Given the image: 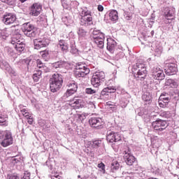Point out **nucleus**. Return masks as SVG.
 <instances>
[{
    "label": "nucleus",
    "mask_w": 179,
    "mask_h": 179,
    "mask_svg": "<svg viewBox=\"0 0 179 179\" xmlns=\"http://www.w3.org/2000/svg\"><path fill=\"white\" fill-rule=\"evenodd\" d=\"M17 17H16V15L12 13H6L3 15L2 22L6 26H10V24H13L15 22H16Z\"/></svg>",
    "instance_id": "f8f14e48"
},
{
    "label": "nucleus",
    "mask_w": 179,
    "mask_h": 179,
    "mask_svg": "<svg viewBox=\"0 0 179 179\" xmlns=\"http://www.w3.org/2000/svg\"><path fill=\"white\" fill-rule=\"evenodd\" d=\"M96 90H93L92 88H86L85 93L87 94H94L96 93Z\"/></svg>",
    "instance_id": "a18cd8bd"
},
{
    "label": "nucleus",
    "mask_w": 179,
    "mask_h": 179,
    "mask_svg": "<svg viewBox=\"0 0 179 179\" xmlns=\"http://www.w3.org/2000/svg\"><path fill=\"white\" fill-rule=\"evenodd\" d=\"M24 179H30V173L26 172L24 176Z\"/></svg>",
    "instance_id": "13d9d810"
},
{
    "label": "nucleus",
    "mask_w": 179,
    "mask_h": 179,
    "mask_svg": "<svg viewBox=\"0 0 179 179\" xmlns=\"http://www.w3.org/2000/svg\"><path fill=\"white\" fill-rule=\"evenodd\" d=\"M152 127L155 131H164L167 128V122L163 120H157L152 124Z\"/></svg>",
    "instance_id": "f3484780"
},
{
    "label": "nucleus",
    "mask_w": 179,
    "mask_h": 179,
    "mask_svg": "<svg viewBox=\"0 0 179 179\" xmlns=\"http://www.w3.org/2000/svg\"><path fill=\"white\" fill-rule=\"evenodd\" d=\"M134 172H129V171H123L122 174L131 175L134 174L135 177H138L139 179H144L145 178V171L141 166H136L133 169ZM129 176H127V178H129Z\"/></svg>",
    "instance_id": "9b49d317"
},
{
    "label": "nucleus",
    "mask_w": 179,
    "mask_h": 179,
    "mask_svg": "<svg viewBox=\"0 0 179 179\" xmlns=\"http://www.w3.org/2000/svg\"><path fill=\"white\" fill-rule=\"evenodd\" d=\"M101 145V141H94L92 143V146L94 149H97V148H100Z\"/></svg>",
    "instance_id": "58836bf2"
},
{
    "label": "nucleus",
    "mask_w": 179,
    "mask_h": 179,
    "mask_svg": "<svg viewBox=\"0 0 179 179\" xmlns=\"http://www.w3.org/2000/svg\"><path fill=\"white\" fill-rule=\"evenodd\" d=\"M11 27H14L11 33V34H13L11 44L14 45V48L16 49L18 52H22V51L24 50L26 47L24 38H23V36L20 34V29L17 28V25L11 26Z\"/></svg>",
    "instance_id": "f257e3e1"
},
{
    "label": "nucleus",
    "mask_w": 179,
    "mask_h": 179,
    "mask_svg": "<svg viewBox=\"0 0 179 179\" xmlns=\"http://www.w3.org/2000/svg\"><path fill=\"white\" fill-rule=\"evenodd\" d=\"M98 10L99 12H103V10H104V7H103V6H101V5H99L98 6Z\"/></svg>",
    "instance_id": "052dcab7"
},
{
    "label": "nucleus",
    "mask_w": 179,
    "mask_h": 179,
    "mask_svg": "<svg viewBox=\"0 0 179 179\" xmlns=\"http://www.w3.org/2000/svg\"><path fill=\"white\" fill-rule=\"evenodd\" d=\"M19 175L17 173H13L11 175H8L7 179H20Z\"/></svg>",
    "instance_id": "c03bdc74"
},
{
    "label": "nucleus",
    "mask_w": 179,
    "mask_h": 179,
    "mask_svg": "<svg viewBox=\"0 0 179 179\" xmlns=\"http://www.w3.org/2000/svg\"><path fill=\"white\" fill-rule=\"evenodd\" d=\"M41 75H43L41 71H40V70H36V73L33 75L34 82H38V80L41 79Z\"/></svg>",
    "instance_id": "f704fd0d"
},
{
    "label": "nucleus",
    "mask_w": 179,
    "mask_h": 179,
    "mask_svg": "<svg viewBox=\"0 0 179 179\" xmlns=\"http://www.w3.org/2000/svg\"><path fill=\"white\" fill-rule=\"evenodd\" d=\"M124 57V52H120L116 55V59H121Z\"/></svg>",
    "instance_id": "603ef678"
},
{
    "label": "nucleus",
    "mask_w": 179,
    "mask_h": 179,
    "mask_svg": "<svg viewBox=\"0 0 179 179\" xmlns=\"http://www.w3.org/2000/svg\"><path fill=\"white\" fill-rule=\"evenodd\" d=\"M79 13L80 16H81L80 19V24L81 26L87 27L93 24V17L92 16V12L88 10L87 8H82L79 11Z\"/></svg>",
    "instance_id": "f03ea898"
},
{
    "label": "nucleus",
    "mask_w": 179,
    "mask_h": 179,
    "mask_svg": "<svg viewBox=\"0 0 179 179\" xmlns=\"http://www.w3.org/2000/svg\"><path fill=\"white\" fill-rule=\"evenodd\" d=\"M53 68H55V69H58V68H66L68 66L67 62L65 61H58L52 64Z\"/></svg>",
    "instance_id": "bb28decb"
},
{
    "label": "nucleus",
    "mask_w": 179,
    "mask_h": 179,
    "mask_svg": "<svg viewBox=\"0 0 179 179\" xmlns=\"http://www.w3.org/2000/svg\"><path fill=\"white\" fill-rule=\"evenodd\" d=\"M77 34L78 36V40H84V38L87 37L89 33L87 30L85 29L83 27H79L77 30Z\"/></svg>",
    "instance_id": "393cba45"
},
{
    "label": "nucleus",
    "mask_w": 179,
    "mask_h": 179,
    "mask_svg": "<svg viewBox=\"0 0 179 179\" xmlns=\"http://www.w3.org/2000/svg\"><path fill=\"white\" fill-rule=\"evenodd\" d=\"M159 100L162 101L164 104H167L170 100H171V97L169 96L168 93L163 92L159 97Z\"/></svg>",
    "instance_id": "cd10ccee"
},
{
    "label": "nucleus",
    "mask_w": 179,
    "mask_h": 179,
    "mask_svg": "<svg viewBox=\"0 0 179 179\" xmlns=\"http://www.w3.org/2000/svg\"><path fill=\"white\" fill-rule=\"evenodd\" d=\"M24 62L27 64V68H29V66H30V62H31V60L29 59H24Z\"/></svg>",
    "instance_id": "6e6d98bb"
},
{
    "label": "nucleus",
    "mask_w": 179,
    "mask_h": 179,
    "mask_svg": "<svg viewBox=\"0 0 179 179\" xmlns=\"http://www.w3.org/2000/svg\"><path fill=\"white\" fill-rule=\"evenodd\" d=\"M69 106L74 110H79V108L85 107V102L79 96H74L73 99L69 101Z\"/></svg>",
    "instance_id": "4468645a"
},
{
    "label": "nucleus",
    "mask_w": 179,
    "mask_h": 179,
    "mask_svg": "<svg viewBox=\"0 0 179 179\" xmlns=\"http://www.w3.org/2000/svg\"><path fill=\"white\" fill-rule=\"evenodd\" d=\"M165 85L166 86H170L171 87H177L178 86V84L176 80L173 79H168L165 82Z\"/></svg>",
    "instance_id": "2f4dec72"
},
{
    "label": "nucleus",
    "mask_w": 179,
    "mask_h": 179,
    "mask_svg": "<svg viewBox=\"0 0 179 179\" xmlns=\"http://www.w3.org/2000/svg\"><path fill=\"white\" fill-rule=\"evenodd\" d=\"M157 52H162V48H159L155 50Z\"/></svg>",
    "instance_id": "69168bd1"
},
{
    "label": "nucleus",
    "mask_w": 179,
    "mask_h": 179,
    "mask_svg": "<svg viewBox=\"0 0 179 179\" xmlns=\"http://www.w3.org/2000/svg\"><path fill=\"white\" fill-rule=\"evenodd\" d=\"M106 79V74L103 71H96L95 72L91 79V83L94 87H99L104 82Z\"/></svg>",
    "instance_id": "6e6552de"
},
{
    "label": "nucleus",
    "mask_w": 179,
    "mask_h": 179,
    "mask_svg": "<svg viewBox=\"0 0 179 179\" xmlns=\"http://www.w3.org/2000/svg\"><path fill=\"white\" fill-rule=\"evenodd\" d=\"M78 117L80 121H84V120H86V113L78 114Z\"/></svg>",
    "instance_id": "3c124183"
},
{
    "label": "nucleus",
    "mask_w": 179,
    "mask_h": 179,
    "mask_svg": "<svg viewBox=\"0 0 179 179\" xmlns=\"http://www.w3.org/2000/svg\"><path fill=\"white\" fill-rule=\"evenodd\" d=\"M107 106H108L110 107V108H111V110H113V111H116L117 110V106H115V104H113L111 102H107L106 103Z\"/></svg>",
    "instance_id": "49530a36"
},
{
    "label": "nucleus",
    "mask_w": 179,
    "mask_h": 179,
    "mask_svg": "<svg viewBox=\"0 0 179 179\" xmlns=\"http://www.w3.org/2000/svg\"><path fill=\"white\" fill-rule=\"evenodd\" d=\"M124 162L127 163L128 166H132L135 162H136V159L129 152H126L124 155Z\"/></svg>",
    "instance_id": "4be33fe9"
},
{
    "label": "nucleus",
    "mask_w": 179,
    "mask_h": 179,
    "mask_svg": "<svg viewBox=\"0 0 179 179\" xmlns=\"http://www.w3.org/2000/svg\"><path fill=\"white\" fill-rule=\"evenodd\" d=\"M146 75H148V71L146 69L138 70L137 73L134 75V78L136 80H145Z\"/></svg>",
    "instance_id": "5701e85b"
},
{
    "label": "nucleus",
    "mask_w": 179,
    "mask_h": 179,
    "mask_svg": "<svg viewBox=\"0 0 179 179\" xmlns=\"http://www.w3.org/2000/svg\"><path fill=\"white\" fill-rule=\"evenodd\" d=\"M92 38L94 39V43L99 47V48H104V34L96 28L93 29L92 31Z\"/></svg>",
    "instance_id": "39448f33"
},
{
    "label": "nucleus",
    "mask_w": 179,
    "mask_h": 179,
    "mask_svg": "<svg viewBox=\"0 0 179 179\" xmlns=\"http://www.w3.org/2000/svg\"><path fill=\"white\" fill-rule=\"evenodd\" d=\"M90 125L92 128L96 129H101L103 128V120L100 117H92L89 120Z\"/></svg>",
    "instance_id": "a211bd4d"
},
{
    "label": "nucleus",
    "mask_w": 179,
    "mask_h": 179,
    "mask_svg": "<svg viewBox=\"0 0 179 179\" xmlns=\"http://www.w3.org/2000/svg\"><path fill=\"white\" fill-rule=\"evenodd\" d=\"M90 73V69L83 63H78L76 66V78H85L86 75Z\"/></svg>",
    "instance_id": "423d86ee"
},
{
    "label": "nucleus",
    "mask_w": 179,
    "mask_h": 179,
    "mask_svg": "<svg viewBox=\"0 0 179 179\" xmlns=\"http://www.w3.org/2000/svg\"><path fill=\"white\" fill-rule=\"evenodd\" d=\"M89 104L92 106V107H94V108H96V105H94V102H90Z\"/></svg>",
    "instance_id": "e2e57ef3"
},
{
    "label": "nucleus",
    "mask_w": 179,
    "mask_h": 179,
    "mask_svg": "<svg viewBox=\"0 0 179 179\" xmlns=\"http://www.w3.org/2000/svg\"><path fill=\"white\" fill-rule=\"evenodd\" d=\"M49 83L50 92L52 93H57V92L62 87V83H64L62 76L59 73L53 74L49 80Z\"/></svg>",
    "instance_id": "7ed1b4c3"
},
{
    "label": "nucleus",
    "mask_w": 179,
    "mask_h": 179,
    "mask_svg": "<svg viewBox=\"0 0 179 179\" xmlns=\"http://www.w3.org/2000/svg\"><path fill=\"white\" fill-rule=\"evenodd\" d=\"M98 167H99V169H101V170H102L103 174H104V173H106V166L104 165V164H103V163L99 164Z\"/></svg>",
    "instance_id": "09e8293b"
},
{
    "label": "nucleus",
    "mask_w": 179,
    "mask_h": 179,
    "mask_svg": "<svg viewBox=\"0 0 179 179\" xmlns=\"http://www.w3.org/2000/svg\"><path fill=\"white\" fill-rule=\"evenodd\" d=\"M22 31L27 37H36L37 34V29L34 27V25L30 24V22H27L24 24Z\"/></svg>",
    "instance_id": "9d476101"
},
{
    "label": "nucleus",
    "mask_w": 179,
    "mask_h": 179,
    "mask_svg": "<svg viewBox=\"0 0 179 179\" xmlns=\"http://www.w3.org/2000/svg\"><path fill=\"white\" fill-rule=\"evenodd\" d=\"M122 136L120 133H115L114 131H108L106 135V141L109 143H114L115 142H120L122 141Z\"/></svg>",
    "instance_id": "ddd939ff"
},
{
    "label": "nucleus",
    "mask_w": 179,
    "mask_h": 179,
    "mask_svg": "<svg viewBox=\"0 0 179 179\" xmlns=\"http://www.w3.org/2000/svg\"><path fill=\"white\" fill-rule=\"evenodd\" d=\"M169 114H170V112H167V111H161L159 113L160 117H163L164 118H167Z\"/></svg>",
    "instance_id": "de8ad7c7"
},
{
    "label": "nucleus",
    "mask_w": 179,
    "mask_h": 179,
    "mask_svg": "<svg viewBox=\"0 0 179 179\" xmlns=\"http://www.w3.org/2000/svg\"><path fill=\"white\" fill-rule=\"evenodd\" d=\"M0 1L3 2V3H6L10 6H13V5L16 3V0H0Z\"/></svg>",
    "instance_id": "4c0bfd02"
},
{
    "label": "nucleus",
    "mask_w": 179,
    "mask_h": 179,
    "mask_svg": "<svg viewBox=\"0 0 179 179\" xmlns=\"http://www.w3.org/2000/svg\"><path fill=\"white\" fill-rule=\"evenodd\" d=\"M13 144V135L10 130H0V145L3 148H8Z\"/></svg>",
    "instance_id": "20e7f679"
},
{
    "label": "nucleus",
    "mask_w": 179,
    "mask_h": 179,
    "mask_svg": "<svg viewBox=\"0 0 179 179\" xmlns=\"http://www.w3.org/2000/svg\"><path fill=\"white\" fill-rule=\"evenodd\" d=\"M38 70L41 72V73H47L50 72V69H48V67L45 66V65H44L41 69H40Z\"/></svg>",
    "instance_id": "79ce46f5"
},
{
    "label": "nucleus",
    "mask_w": 179,
    "mask_h": 179,
    "mask_svg": "<svg viewBox=\"0 0 179 179\" xmlns=\"http://www.w3.org/2000/svg\"><path fill=\"white\" fill-rule=\"evenodd\" d=\"M41 54L42 55V58L44 59H48V58H50V50H43L41 52Z\"/></svg>",
    "instance_id": "e433bc0d"
},
{
    "label": "nucleus",
    "mask_w": 179,
    "mask_h": 179,
    "mask_svg": "<svg viewBox=\"0 0 179 179\" xmlns=\"http://www.w3.org/2000/svg\"><path fill=\"white\" fill-rule=\"evenodd\" d=\"M166 69H165V73L169 76L176 75L178 72V68L177 66V61L174 59H171L166 64Z\"/></svg>",
    "instance_id": "1a4fd4ad"
},
{
    "label": "nucleus",
    "mask_w": 179,
    "mask_h": 179,
    "mask_svg": "<svg viewBox=\"0 0 179 179\" xmlns=\"http://www.w3.org/2000/svg\"><path fill=\"white\" fill-rule=\"evenodd\" d=\"M120 169V163L117 161H113L111 164L110 170L112 173H117V170Z\"/></svg>",
    "instance_id": "7c9ffc66"
},
{
    "label": "nucleus",
    "mask_w": 179,
    "mask_h": 179,
    "mask_svg": "<svg viewBox=\"0 0 179 179\" xmlns=\"http://www.w3.org/2000/svg\"><path fill=\"white\" fill-rule=\"evenodd\" d=\"M118 87L109 86L103 89L101 92V96H108V93H115Z\"/></svg>",
    "instance_id": "b1692460"
},
{
    "label": "nucleus",
    "mask_w": 179,
    "mask_h": 179,
    "mask_svg": "<svg viewBox=\"0 0 179 179\" xmlns=\"http://www.w3.org/2000/svg\"><path fill=\"white\" fill-rule=\"evenodd\" d=\"M22 160L20 156H15L13 157L12 163L13 164H16V163H20V162Z\"/></svg>",
    "instance_id": "a19ab883"
},
{
    "label": "nucleus",
    "mask_w": 179,
    "mask_h": 179,
    "mask_svg": "<svg viewBox=\"0 0 179 179\" xmlns=\"http://www.w3.org/2000/svg\"><path fill=\"white\" fill-rule=\"evenodd\" d=\"M136 69H138V71H143L144 69H146V66L145 65V64L138 62L136 64Z\"/></svg>",
    "instance_id": "c9c22d12"
},
{
    "label": "nucleus",
    "mask_w": 179,
    "mask_h": 179,
    "mask_svg": "<svg viewBox=\"0 0 179 179\" xmlns=\"http://www.w3.org/2000/svg\"><path fill=\"white\" fill-rule=\"evenodd\" d=\"M13 27H10L8 28H4L3 29L0 30V37L3 38V40H6L10 34H12V31H13Z\"/></svg>",
    "instance_id": "412c9836"
},
{
    "label": "nucleus",
    "mask_w": 179,
    "mask_h": 179,
    "mask_svg": "<svg viewBox=\"0 0 179 179\" xmlns=\"http://www.w3.org/2000/svg\"><path fill=\"white\" fill-rule=\"evenodd\" d=\"M1 66H3V68H4V69H6V71L10 69V66L9 65V63L5 61L1 63Z\"/></svg>",
    "instance_id": "37998d69"
},
{
    "label": "nucleus",
    "mask_w": 179,
    "mask_h": 179,
    "mask_svg": "<svg viewBox=\"0 0 179 179\" xmlns=\"http://www.w3.org/2000/svg\"><path fill=\"white\" fill-rule=\"evenodd\" d=\"M48 44H50V42L47 38H38L34 40L35 50H40V48L47 47Z\"/></svg>",
    "instance_id": "aec40b11"
},
{
    "label": "nucleus",
    "mask_w": 179,
    "mask_h": 179,
    "mask_svg": "<svg viewBox=\"0 0 179 179\" xmlns=\"http://www.w3.org/2000/svg\"><path fill=\"white\" fill-rule=\"evenodd\" d=\"M142 99L143 101H146L149 104L152 100V95H150L149 92H145L143 94Z\"/></svg>",
    "instance_id": "72a5a7b5"
},
{
    "label": "nucleus",
    "mask_w": 179,
    "mask_h": 179,
    "mask_svg": "<svg viewBox=\"0 0 179 179\" xmlns=\"http://www.w3.org/2000/svg\"><path fill=\"white\" fill-rule=\"evenodd\" d=\"M71 52L72 54H76L78 52V50L77 49H75L73 48V45L71 46Z\"/></svg>",
    "instance_id": "bf43d9fd"
},
{
    "label": "nucleus",
    "mask_w": 179,
    "mask_h": 179,
    "mask_svg": "<svg viewBox=\"0 0 179 179\" xmlns=\"http://www.w3.org/2000/svg\"><path fill=\"white\" fill-rule=\"evenodd\" d=\"M36 65L39 69H41L43 68V66H44V64H43V62H41V60L38 59V60H36Z\"/></svg>",
    "instance_id": "8fccbe9b"
},
{
    "label": "nucleus",
    "mask_w": 179,
    "mask_h": 179,
    "mask_svg": "<svg viewBox=\"0 0 179 179\" xmlns=\"http://www.w3.org/2000/svg\"><path fill=\"white\" fill-rule=\"evenodd\" d=\"M26 1H27V0H19V1L21 2V3H24V2H26Z\"/></svg>",
    "instance_id": "774afa93"
},
{
    "label": "nucleus",
    "mask_w": 179,
    "mask_h": 179,
    "mask_svg": "<svg viewBox=\"0 0 179 179\" xmlns=\"http://www.w3.org/2000/svg\"><path fill=\"white\" fill-rule=\"evenodd\" d=\"M20 111H21V113H22V115L24 114L25 113H27V109H26V108H22V106H20Z\"/></svg>",
    "instance_id": "680f3d73"
},
{
    "label": "nucleus",
    "mask_w": 179,
    "mask_h": 179,
    "mask_svg": "<svg viewBox=\"0 0 179 179\" xmlns=\"http://www.w3.org/2000/svg\"><path fill=\"white\" fill-rule=\"evenodd\" d=\"M115 47H117V42L113 39H108L107 50L113 54L115 50Z\"/></svg>",
    "instance_id": "a878e982"
},
{
    "label": "nucleus",
    "mask_w": 179,
    "mask_h": 179,
    "mask_svg": "<svg viewBox=\"0 0 179 179\" xmlns=\"http://www.w3.org/2000/svg\"><path fill=\"white\" fill-rule=\"evenodd\" d=\"M8 115H0V125H8Z\"/></svg>",
    "instance_id": "473e14b6"
},
{
    "label": "nucleus",
    "mask_w": 179,
    "mask_h": 179,
    "mask_svg": "<svg viewBox=\"0 0 179 179\" xmlns=\"http://www.w3.org/2000/svg\"><path fill=\"white\" fill-rule=\"evenodd\" d=\"M72 36H75V34H73V32L71 31L69 33V36L71 37Z\"/></svg>",
    "instance_id": "338daca9"
},
{
    "label": "nucleus",
    "mask_w": 179,
    "mask_h": 179,
    "mask_svg": "<svg viewBox=\"0 0 179 179\" xmlns=\"http://www.w3.org/2000/svg\"><path fill=\"white\" fill-rule=\"evenodd\" d=\"M174 15H176V8L173 7H166L163 10V15L168 20H173L174 19Z\"/></svg>",
    "instance_id": "6ab92c4d"
},
{
    "label": "nucleus",
    "mask_w": 179,
    "mask_h": 179,
    "mask_svg": "<svg viewBox=\"0 0 179 179\" xmlns=\"http://www.w3.org/2000/svg\"><path fill=\"white\" fill-rule=\"evenodd\" d=\"M124 16L126 20H131L132 19V13L124 12Z\"/></svg>",
    "instance_id": "ea45409f"
},
{
    "label": "nucleus",
    "mask_w": 179,
    "mask_h": 179,
    "mask_svg": "<svg viewBox=\"0 0 179 179\" xmlns=\"http://www.w3.org/2000/svg\"><path fill=\"white\" fill-rule=\"evenodd\" d=\"M28 123H29L30 125H31V124H33V119H31V117H30L29 120H28Z\"/></svg>",
    "instance_id": "0e129e2a"
},
{
    "label": "nucleus",
    "mask_w": 179,
    "mask_h": 179,
    "mask_svg": "<svg viewBox=\"0 0 179 179\" xmlns=\"http://www.w3.org/2000/svg\"><path fill=\"white\" fill-rule=\"evenodd\" d=\"M69 89L64 93L63 96V99H68V97H71L72 94H75L76 92H78V83L73 82L68 85Z\"/></svg>",
    "instance_id": "2eb2a0df"
},
{
    "label": "nucleus",
    "mask_w": 179,
    "mask_h": 179,
    "mask_svg": "<svg viewBox=\"0 0 179 179\" xmlns=\"http://www.w3.org/2000/svg\"><path fill=\"white\" fill-rule=\"evenodd\" d=\"M150 76L155 80H163L165 78L163 69H160L157 65L151 66Z\"/></svg>",
    "instance_id": "0eeeda50"
},
{
    "label": "nucleus",
    "mask_w": 179,
    "mask_h": 179,
    "mask_svg": "<svg viewBox=\"0 0 179 179\" xmlns=\"http://www.w3.org/2000/svg\"><path fill=\"white\" fill-rule=\"evenodd\" d=\"M43 10V6L40 3H34L29 8V15L31 16H38Z\"/></svg>",
    "instance_id": "dca6fc26"
},
{
    "label": "nucleus",
    "mask_w": 179,
    "mask_h": 179,
    "mask_svg": "<svg viewBox=\"0 0 179 179\" xmlns=\"http://www.w3.org/2000/svg\"><path fill=\"white\" fill-rule=\"evenodd\" d=\"M109 20L112 22L118 20V12L116 10H112L109 13Z\"/></svg>",
    "instance_id": "c85d7f7f"
},
{
    "label": "nucleus",
    "mask_w": 179,
    "mask_h": 179,
    "mask_svg": "<svg viewBox=\"0 0 179 179\" xmlns=\"http://www.w3.org/2000/svg\"><path fill=\"white\" fill-rule=\"evenodd\" d=\"M159 107H162L163 108H164L166 107V106H167V103H164L163 101H159Z\"/></svg>",
    "instance_id": "4d7b16f0"
},
{
    "label": "nucleus",
    "mask_w": 179,
    "mask_h": 179,
    "mask_svg": "<svg viewBox=\"0 0 179 179\" xmlns=\"http://www.w3.org/2000/svg\"><path fill=\"white\" fill-rule=\"evenodd\" d=\"M22 115L24 117H25V118H27V120H30V117H31V116L30 115V114L27 111L25 112L24 113H23Z\"/></svg>",
    "instance_id": "5fc2aeb1"
},
{
    "label": "nucleus",
    "mask_w": 179,
    "mask_h": 179,
    "mask_svg": "<svg viewBox=\"0 0 179 179\" xmlns=\"http://www.w3.org/2000/svg\"><path fill=\"white\" fill-rule=\"evenodd\" d=\"M62 5L64 9H69V4H67L66 1H62Z\"/></svg>",
    "instance_id": "864d4df0"
},
{
    "label": "nucleus",
    "mask_w": 179,
    "mask_h": 179,
    "mask_svg": "<svg viewBox=\"0 0 179 179\" xmlns=\"http://www.w3.org/2000/svg\"><path fill=\"white\" fill-rule=\"evenodd\" d=\"M58 45L63 52H66L68 51L69 45L64 40H60Z\"/></svg>",
    "instance_id": "c756f323"
}]
</instances>
